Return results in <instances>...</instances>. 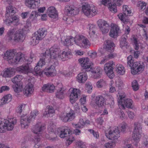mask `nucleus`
<instances>
[{"instance_id": "412c9836", "label": "nucleus", "mask_w": 148, "mask_h": 148, "mask_svg": "<svg viewBox=\"0 0 148 148\" xmlns=\"http://www.w3.org/2000/svg\"><path fill=\"white\" fill-rule=\"evenodd\" d=\"M47 13L49 16L53 19L58 18V14L57 11L53 7H50L47 11Z\"/></svg>"}, {"instance_id": "79ce46f5", "label": "nucleus", "mask_w": 148, "mask_h": 148, "mask_svg": "<svg viewBox=\"0 0 148 148\" xmlns=\"http://www.w3.org/2000/svg\"><path fill=\"white\" fill-rule=\"evenodd\" d=\"M16 30V29L15 28H13L9 30L7 35L9 40H11L12 39L13 37H14V34Z\"/></svg>"}, {"instance_id": "4468645a", "label": "nucleus", "mask_w": 148, "mask_h": 148, "mask_svg": "<svg viewBox=\"0 0 148 148\" xmlns=\"http://www.w3.org/2000/svg\"><path fill=\"white\" fill-rule=\"evenodd\" d=\"M24 59L23 56L21 53H16L9 63L11 64H15L21 63L23 61Z\"/></svg>"}, {"instance_id": "3c124183", "label": "nucleus", "mask_w": 148, "mask_h": 148, "mask_svg": "<svg viewBox=\"0 0 148 148\" xmlns=\"http://www.w3.org/2000/svg\"><path fill=\"white\" fill-rule=\"evenodd\" d=\"M132 58V57L131 55L129 56L127 58V66H129L131 68L132 67V64L134 63Z\"/></svg>"}, {"instance_id": "f704fd0d", "label": "nucleus", "mask_w": 148, "mask_h": 148, "mask_svg": "<svg viewBox=\"0 0 148 148\" xmlns=\"http://www.w3.org/2000/svg\"><path fill=\"white\" fill-rule=\"evenodd\" d=\"M17 70L18 72L26 74L29 71V67L28 64L22 65L17 68Z\"/></svg>"}, {"instance_id": "6e6552de", "label": "nucleus", "mask_w": 148, "mask_h": 148, "mask_svg": "<svg viewBox=\"0 0 148 148\" xmlns=\"http://www.w3.org/2000/svg\"><path fill=\"white\" fill-rule=\"evenodd\" d=\"M145 66L138 62H135L132 64L131 73L133 75L139 74L141 73L144 70Z\"/></svg>"}, {"instance_id": "a878e982", "label": "nucleus", "mask_w": 148, "mask_h": 148, "mask_svg": "<svg viewBox=\"0 0 148 148\" xmlns=\"http://www.w3.org/2000/svg\"><path fill=\"white\" fill-rule=\"evenodd\" d=\"M92 76L94 79H98L101 77L102 73V70L100 67H98L94 70L91 71Z\"/></svg>"}, {"instance_id": "09e8293b", "label": "nucleus", "mask_w": 148, "mask_h": 148, "mask_svg": "<svg viewBox=\"0 0 148 148\" xmlns=\"http://www.w3.org/2000/svg\"><path fill=\"white\" fill-rule=\"evenodd\" d=\"M146 5L147 3L143 1H138L137 4V6L138 7H139L141 10H143L145 8Z\"/></svg>"}, {"instance_id": "a18cd8bd", "label": "nucleus", "mask_w": 148, "mask_h": 148, "mask_svg": "<svg viewBox=\"0 0 148 148\" xmlns=\"http://www.w3.org/2000/svg\"><path fill=\"white\" fill-rule=\"evenodd\" d=\"M108 8L112 12L116 13L117 12V9L116 4L110 3L108 4Z\"/></svg>"}, {"instance_id": "5fc2aeb1", "label": "nucleus", "mask_w": 148, "mask_h": 148, "mask_svg": "<svg viewBox=\"0 0 148 148\" xmlns=\"http://www.w3.org/2000/svg\"><path fill=\"white\" fill-rule=\"evenodd\" d=\"M47 31L45 28L39 29L37 31V33L42 36V37H45L47 34Z\"/></svg>"}, {"instance_id": "37998d69", "label": "nucleus", "mask_w": 148, "mask_h": 148, "mask_svg": "<svg viewBox=\"0 0 148 148\" xmlns=\"http://www.w3.org/2000/svg\"><path fill=\"white\" fill-rule=\"evenodd\" d=\"M55 112V110L53 108L52 106H49L47 111H45L43 114L44 116L45 117L50 116V114H52Z\"/></svg>"}, {"instance_id": "ea45409f", "label": "nucleus", "mask_w": 148, "mask_h": 148, "mask_svg": "<svg viewBox=\"0 0 148 148\" xmlns=\"http://www.w3.org/2000/svg\"><path fill=\"white\" fill-rule=\"evenodd\" d=\"M127 37L125 35L123 38H122L120 42V46L121 48H123V47H125L127 48L128 47V43L126 41V40Z\"/></svg>"}, {"instance_id": "c756f323", "label": "nucleus", "mask_w": 148, "mask_h": 148, "mask_svg": "<svg viewBox=\"0 0 148 148\" xmlns=\"http://www.w3.org/2000/svg\"><path fill=\"white\" fill-rule=\"evenodd\" d=\"M90 122L89 121L86 120L84 121L83 119H80L79 122L75 125L74 127L75 128L81 129L83 128L84 125L90 124Z\"/></svg>"}, {"instance_id": "1a4fd4ad", "label": "nucleus", "mask_w": 148, "mask_h": 148, "mask_svg": "<svg viewBox=\"0 0 148 148\" xmlns=\"http://www.w3.org/2000/svg\"><path fill=\"white\" fill-rule=\"evenodd\" d=\"M78 61L82 67L84 68L86 71H90L91 69V62L89 61V59L88 58H82L79 59Z\"/></svg>"}, {"instance_id": "c9c22d12", "label": "nucleus", "mask_w": 148, "mask_h": 148, "mask_svg": "<svg viewBox=\"0 0 148 148\" xmlns=\"http://www.w3.org/2000/svg\"><path fill=\"white\" fill-rule=\"evenodd\" d=\"M116 71L119 74L123 75L125 74V70L124 66L121 64H117L116 66Z\"/></svg>"}, {"instance_id": "0eeeda50", "label": "nucleus", "mask_w": 148, "mask_h": 148, "mask_svg": "<svg viewBox=\"0 0 148 148\" xmlns=\"http://www.w3.org/2000/svg\"><path fill=\"white\" fill-rule=\"evenodd\" d=\"M114 65L113 61L109 62L104 65V70L105 72L109 77L111 79H113L114 77L113 71V67Z\"/></svg>"}, {"instance_id": "f3484780", "label": "nucleus", "mask_w": 148, "mask_h": 148, "mask_svg": "<svg viewBox=\"0 0 148 148\" xmlns=\"http://www.w3.org/2000/svg\"><path fill=\"white\" fill-rule=\"evenodd\" d=\"M131 11L129 8L126 11V12H123V14L120 13L118 15V16L119 19L122 21L124 24H127L128 23H130V20L127 18V16L131 13Z\"/></svg>"}, {"instance_id": "f03ea898", "label": "nucleus", "mask_w": 148, "mask_h": 148, "mask_svg": "<svg viewBox=\"0 0 148 148\" xmlns=\"http://www.w3.org/2000/svg\"><path fill=\"white\" fill-rule=\"evenodd\" d=\"M62 85L61 83L58 84L56 87L53 84H45L42 87V89L44 92L52 93L54 92V89H56L58 90L56 94V97L58 98L63 99L64 96L63 90H62Z\"/></svg>"}, {"instance_id": "7ed1b4c3", "label": "nucleus", "mask_w": 148, "mask_h": 148, "mask_svg": "<svg viewBox=\"0 0 148 148\" xmlns=\"http://www.w3.org/2000/svg\"><path fill=\"white\" fill-rule=\"evenodd\" d=\"M38 114V111H34L31 113L30 116L26 115L22 116L20 118L21 125L22 128H27L29 123L34 120Z\"/></svg>"}, {"instance_id": "603ef678", "label": "nucleus", "mask_w": 148, "mask_h": 148, "mask_svg": "<svg viewBox=\"0 0 148 148\" xmlns=\"http://www.w3.org/2000/svg\"><path fill=\"white\" fill-rule=\"evenodd\" d=\"M106 81L103 79H100L97 83V86L98 88H101L106 85Z\"/></svg>"}, {"instance_id": "b1692460", "label": "nucleus", "mask_w": 148, "mask_h": 148, "mask_svg": "<svg viewBox=\"0 0 148 148\" xmlns=\"http://www.w3.org/2000/svg\"><path fill=\"white\" fill-rule=\"evenodd\" d=\"M78 39L79 42L81 43L83 47L86 48L90 45V43L89 40L83 36H78Z\"/></svg>"}, {"instance_id": "58836bf2", "label": "nucleus", "mask_w": 148, "mask_h": 148, "mask_svg": "<svg viewBox=\"0 0 148 148\" xmlns=\"http://www.w3.org/2000/svg\"><path fill=\"white\" fill-rule=\"evenodd\" d=\"M42 36L37 33V34H36L33 37V40L32 41L33 43L35 45L38 44L40 40H42L45 37Z\"/></svg>"}, {"instance_id": "393cba45", "label": "nucleus", "mask_w": 148, "mask_h": 148, "mask_svg": "<svg viewBox=\"0 0 148 148\" xmlns=\"http://www.w3.org/2000/svg\"><path fill=\"white\" fill-rule=\"evenodd\" d=\"M35 0H26V5L31 9H35L38 8L40 4V0H37L36 2H35V4L32 5L33 3H34Z\"/></svg>"}, {"instance_id": "864d4df0", "label": "nucleus", "mask_w": 148, "mask_h": 148, "mask_svg": "<svg viewBox=\"0 0 148 148\" xmlns=\"http://www.w3.org/2000/svg\"><path fill=\"white\" fill-rule=\"evenodd\" d=\"M21 76L17 75L13 78L12 80V82L14 84H20L19 82L21 79Z\"/></svg>"}, {"instance_id": "a19ab883", "label": "nucleus", "mask_w": 148, "mask_h": 148, "mask_svg": "<svg viewBox=\"0 0 148 148\" xmlns=\"http://www.w3.org/2000/svg\"><path fill=\"white\" fill-rule=\"evenodd\" d=\"M12 99V96L10 94H8L5 96L1 99V103L3 105L11 101Z\"/></svg>"}, {"instance_id": "aec40b11", "label": "nucleus", "mask_w": 148, "mask_h": 148, "mask_svg": "<svg viewBox=\"0 0 148 148\" xmlns=\"http://www.w3.org/2000/svg\"><path fill=\"white\" fill-rule=\"evenodd\" d=\"M56 71L54 66L51 65L46 68L43 72L48 77L54 76L55 75Z\"/></svg>"}, {"instance_id": "c85d7f7f", "label": "nucleus", "mask_w": 148, "mask_h": 148, "mask_svg": "<svg viewBox=\"0 0 148 148\" xmlns=\"http://www.w3.org/2000/svg\"><path fill=\"white\" fill-rule=\"evenodd\" d=\"M119 28L118 25H115L111 28L110 32L109 33L110 37L115 38L117 35L119 31Z\"/></svg>"}, {"instance_id": "f257e3e1", "label": "nucleus", "mask_w": 148, "mask_h": 148, "mask_svg": "<svg viewBox=\"0 0 148 148\" xmlns=\"http://www.w3.org/2000/svg\"><path fill=\"white\" fill-rule=\"evenodd\" d=\"M60 50L58 48L53 47L48 50H46L42 56V58L39 60L38 64L40 66L45 65L46 62L49 61L51 58L56 59L59 56Z\"/></svg>"}, {"instance_id": "e2e57ef3", "label": "nucleus", "mask_w": 148, "mask_h": 148, "mask_svg": "<svg viewBox=\"0 0 148 148\" xmlns=\"http://www.w3.org/2000/svg\"><path fill=\"white\" fill-rule=\"evenodd\" d=\"M88 131L92 134L93 136L96 138H98L99 137V134L98 132H95L94 130L89 129Z\"/></svg>"}, {"instance_id": "8fccbe9b", "label": "nucleus", "mask_w": 148, "mask_h": 148, "mask_svg": "<svg viewBox=\"0 0 148 148\" xmlns=\"http://www.w3.org/2000/svg\"><path fill=\"white\" fill-rule=\"evenodd\" d=\"M127 127V125L126 123H123L119 126V128L121 130V132L125 133L126 132V129Z\"/></svg>"}, {"instance_id": "ddd939ff", "label": "nucleus", "mask_w": 148, "mask_h": 148, "mask_svg": "<svg viewBox=\"0 0 148 148\" xmlns=\"http://www.w3.org/2000/svg\"><path fill=\"white\" fill-rule=\"evenodd\" d=\"M5 17L6 18L4 22L8 25H10L12 23L13 25H16L19 24V19L18 16H9L8 17L5 16Z\"/></svg>"}, {"instance_id": "2f4dec72", "label": "nucleus", "mask_w": 148, "mask_h": 148, "mask_svg": "<svg viewBox=\"0 0 148 148\" xmlns=\"http://www.w3.org/2000/svg\"><path fill=\"white\" fill-rule=\"evenodd\" d=\"M14 74V69L11 68H8L5 71L3 74V77H9L12 76Z\"/></svg>"}, {"instance_id": "338daca9", "label": "nucleus", "mask_w": 148, "mask_h": 148, "mask_svg": "<svg viewBox=\"0 0 148 148\" xmlns=\"http://www.w3.org/2000/svg\"><path fill=\"white\" fill-rule=\"evenodd\" d=\"M107 53L108 54V55L106 56V58H107V60H109L114 57V55L113 52H107Z\"/></svg>"}, {"instance_id": "5701e85b", "label": "nucleus", "mask_w": 148, "mask_h": 148, "mask_svg": "<svg viewBox=\"0 0 148 148\" xmlns=\"http://www.w3.org/2000/svg\"><path fill=\"white\" fill-rule=\"evenodd\" d=\"M95 101L96 105L99 107L104 106L105 103V98L101 95L96 96Z\"/></svg>"}, {"instance_id": "052dcab7", "label": "nucleus", "mask_w": 148, "mask_h": 148, "mask_svg": "<svg viewBox=\"0 0 148 148\" xmlns=\"http://www.w3.org/2000/svg\"><path fill=\"white\" fill-rule=\"evenodd\" d=\"M37 16V12L35 11H33L32 12L29 18L31 19V21H32L36 18Z\"/></svg>"}, {"instance_id": "39448f33", "label": "nucleus", "mask_w": 148, "mask_h": 148, "mask_svg": "<svg viewBox=\"0 0 148 148\" xmlns=\"http://www.w3.org/2000/svg\"><path fill=\"white\" fill-rule=\"evenodd\" d=\"M106 137L109 139L115 140L117 139L120 136L119 129L118 127L110 128L108 133L105 134Z\"/></svg>"}, {"instance_id": "72a5a7b5", "label": "nucleus", "mask_w": 148, "mask_h": 148, "mask_svg": "<svg viewBox=\"0 0 148 148\" xmlns=\"http://www.w3.org/2000/svg\"><path fill=\"white\" fill-rule=\"evenodd\" d=\"M142 132H137L133 131L132 134V138L136 142H138L140 140Z\"/></svg>"}, {"instance_id": "49530a36", "label": "nucleus", "mask_w": 148, "mask_h": 148, "mask_svg": "<svg viewBox=\"0 0 148 148\" xmlns=\"http://www.w3.org/2000/svg\"><path fill=\"white\" fill-rule=\"evenodd\" d=\"M66 115L69 121H72L75 118V113L73 110H71Z\"/></svg>"}, {"instance_id": "13d9d810", "label": "nucleus", "mask_w": 148, "mask_h": 148, "mask_svg": "<svg viewBox=\"0 0 148 148\" xmlns=\"http://www.w3.org/2000/svg\"><path fill=\"white\" fill-rule=\"evenodd\" d=\"M86 90L88 93H90L92 91V87L91 85V83L89 82H88L86 84Z\"/></svg>"}, {"instance_id": "f8f14e48", "label": "nucleus", "mask_w": 148, "mask_h": 148, "mask_svg": "<svg viewBox=\"0 0 148 148\" xmlns=\"http://www.w3.org/2000/svg\"><path fill=\"white\" fill-rule=\"evenodd\" d=\"M65 12L66 14L69 16H73L78 14L79 10L77 8H75L72 5H66L65 8Z\"/></svg>"}, {"instance_id": "4be33fe9", "label": "nucleus", "mask_w": 148, "mask_h": 148, "mask_svg": "<svg viewBox=\"0 0 148 148\" xmlns=\"http://www.w3.org/2000/svg\"><path fill=\"white\" fill-rule=\"evenodd\" d=\"M34 90L33 85L31 83H29L24 88L23 93L25 95L29 96L33 93Z\"/></svg>"}, {"instance_id": "7c9ffc66", "label": "nucleus", "mask_w": 148, "mask_h": 148, "mask_svg": "<svg viewBox=\"0 0 148 148\" xmlns=\"http://www.w3.org/2000/svg\"><path fill=\"white\" fill-rule=\"evenodd\" d=\"M15 8L12 6H9L6 8V12L5 16H12L16 13Z\"/></svg>"}, {"instance_id": "680f3d73", "label": "nucleus", "mask_w": 148, "mask_h": 148, "mask_svg": "<svg viewBox=\"0 0 148 148\" xmlns=\"http://www.w3.org/2000/svg\"><path fill=\"white\" fill-rule=\"evenodd\" d=\"M87 28L90 30V32H92L94 34H95V26L92 24H90L88 25Z\"/></svg>"}, {"instance_id": "dca6fc26", "label": "nucleus", "mask_w": 148, "mask_h": 148, "mask_svg": "<svg viewBox=\"0 0 148 148\" xmlns=\"http://www.w3.org/2000/svg\"><path fill=\"white\" fill-rule=\"evenodd\" d=\"M45 129V125L40 122L37 123L34 126L32 131L34 133L40 134Z\"/></svg>"}, {"instance_id": "e433bc0d", "label": "nucleus", "mask_w": 148, "mask_h": 148, "mask_svg": "<svg viewBox=\"0 0 148 148\" xmlns=\"http://www.w3.org/2000/svg\"><path fill=\"white\" fill-rule=\"evenodd\" d=\"M133 101L130 99H125L123 102L124 106L130 108H132L134 107V105L132 104Z\"/></svg>"}, {"instance_id": "473e14b6", "label": "nucleus", "mask_w": 148, "mask_h": 148, "mask_svg": "<svg viewBox=\"0 0 148 148\" xmlns=\"http://www.w3.org/2000/svg\"><path fill=\"white\" fill-rule=\"evenodd\" d=\"M75 41V39L74 38L71 37H67L63 41V43L64 45L68 46L73 45V43Z\"/></svg>"}, {"instance_id": "4d7b16f0", "label": "nucleus", "mask_w": 148, "mask_h": 148, "mask_svg": "<svg viewBox=\"0 0 148 148\" xmlns=\"http://www.w3.org/2000/svg\"><path fill=\"white\" fill-rule=\"evenodd\" d=\"M116 143L114 141H112L106 143L104 145L106 148H112L115 146Z\"/></svg>"}, {"instance_id": "c03bdc74", "label": "nucleus", "mask_w": 148, "mask_h": 148, "mask_svg": "<svg viewBox=\"0 0 148 148\" xmlns=\"http://www.w3.org/2000/svg\"><path fill=\"white\" fill-rule=\"evenodd\" d=\"M125 97V94L119 95V97L120 99H119V100H118V103L119 104L121 105V108L122 109H125V107L124 106L123 104V102L124 100L123 99Z\"/></svg>"}, {"instance_id": "6e6d98bb", "label": "nucleus", "mask_w": 148, "mask_h": 148, "mask_svg": "<svg viewBox=\"0 0 148 148\" xmlns=\"http://www.w3.org/2000/svg\"><path fill=\"white\" fill-rule=\"evenodd\" d=\"M132 86L134 91L137 90L139 88L138 85L136 80H134L132 82Z\"/></svg>"}, {"instance_id": "423d86ee", "label": "nucleus", "mask_w": 148, "mask_h": 148, "mask_svg": "<svg viewBox=\"0 0 148 148\" xmlns=\"http://www.w3.org/2000/svg\"><path fill=\"white\" fill-rule=\"evenodd\" d=\"M16 123V120L10 119V120L5 119L4 121L0 123V129L3 131L6 129L8 130H12Z\"/></svg>"}, {"instance_id": "a211bd4d", "label": "nucleus", "mask_w": 148, "mask_h": 148, "mask_svg": "<svg viewBox=\"0 0 148 148\" xmlns=\"http://www.w3.org/2000/svg\"><path fill=\"white\" fill-rule=\"evenodd\" d=\"M115 45L110 40H108L104 43L103 48L106 52H113L114 51Z\"/></svg>"}, {"instance_id": "6ab92c4d", "label": "nucleus", "mask_w": 148, "mask_h": 148, "mask_svg": "<svg viewBox=\"0 0 148 148\" xmlns=\"http://www.w3.org/2000/svg\"><path fill=\"white\" fill-rule=\"evenodd\" d=\"M23 34V31L21 29L16 30L14 34V40L15 41H23L25 38Z\"/></svg>"}, {"instance_id": "bb28decb", "label": "nucleus", "mask_w": 148, "mask_h": 148, "mask_svg": "<svg viewBox=\"0 0 148 148\" xmlns=\"http://www.w3.org/2000/svg\"><path fill=\"white\" fill-rule=\"evenodd\" d=\"M16 53L14 49L7 51L5 53L4 58L5 59L7 60L9 62V61L11 60Z\"/></svg>"}, {"instance_id": "20e7f679", "label": "nucleus", "mask_w": 148, "mask_h": 148, "mask_svg": "<svg viewBox=\"0 0 148 148\" xmlns=\"http://www.w3.org/2000/svg\"><path fill=\"white\" fill-rule=\"evenodd\" d=\"M83 13L86 16L91 17L97 14V10L96 7L94 5L90 6L87 3H84L82 6Z\"/></svg>"}, {"instance_id": "de8ad7c7", "label": "nucleus", "mask_w": 148, "mask_h": 148, "mask_svg": "<svg viewBox=\"0 0 148 148\" xmlns=\"http://www.w3.org/2000/svg\"><path fill=\"white\" fill-rule=\"evenodd\" d=\"M133 131L137 132H142V127L140 123L138 122L135 123Z\"/></svg>"}, {"instance_id": "bf43d9fd", "label": "nucleus", "mask_w": 148, "mask_h": 148, "mask_svg": "<svg viewBox=\"0 0 148 148\" xmlns=\"http://www.w3.org/2000/svg\"><path fill=\"white\" fill-rule=\"evenodd\" d=\"M63 52L65 54L66 58H67V59H69L71 55V50L69 49L67 47L65 49V51Z\"/></svg>"}, {"instance_id": "9b49d317", "label": "nucleus", "mask_w": 148, "mask_h": 148, "mask_svg": "<svg viewBox=\"0 0 148 148\" xmlns=\"http://www.w3.org/2000/svg\"><path fill=\"white\" fill-rule=\"evenodd\" d=\"M57 131L59 134V136L61 138L70 136L72 132L69 128L66 126L58 128Z\"/></svg>"}, {"instance_id": "0e129e2a", "label": "nucleus", "mask_w": 148, "mask_h": 148, "mask_svg": "<svg viewBox=\"0 0 148 148\" xmlns=\"http://www.w3.org/2000/svg\"><path fill=\"white\" fill-rule=\"evenodd\" d=\"M137 39L135 38H133L134 47L136 50H138L139 48V46L138 43Z\"/></svg>"}, {"instance_id": "9d476101", "label": "nucleus", "mask_w": 148, "mask_h": 148, "mask_svg": "<svg viewBox=\"0 0 148 148\" xmlns=\"http://www.w3.org/2000/svg\"><path fill=\"white\" fill-rule=\"evenodd\" d=\"M98 25L100 28V29L103 34L108 32L110 29V26L109 24L106 21L100 20L97 22Z\"/></svg>"}, {"instance_id": "4c0bfd02", "label": "nucleus", "mask_w": 148, "mask_h": 148, "mask_svg": "<svg viewBox=\"0 0 148 148\" xmlns=\"http://www.w3.org/2000/svg\"><path fill=\"white\" fill-rule=\"evenodd\" d=\"M12 87L14 92L18 93L22 91L23 86L20 84H13Z\"/></svg>"}, {"instance_id": "cd10ccee", "label": "nucleus", "mask_w": 148, "mask_h": 148, "mask_svg": "<svg viewBox=\"0 0 148 148\" xmlns=\"http://www.w3.org/2000/svg\"><path fill=\"white\" fill-rule=\"evenodd\" d=\"M76 78L79 83H84L87 79V76L85 72L81 73L78 75Z\"/></svg>"}, {"instance_id": "69168bd1", "label": "nucleus", "mask_w": 148, "mask_h": 148, "mask_svg": "<svg viewBox=\"0 0 148 148\" xmlns=\"http://www.w3.org/2000/svg\"><path fill=\"white\" fill-rule=\"evenodd\" d=\"M23 105H24L23 104H20L18 107L17 108L16 110L17 112L21 113L23 110L24 108V107H23Z\"/></svg>"}, {"instance_id": "2eb2a0df", "label": "nucleus", "mask_w": 148, "mask_h": 148, "mask_svg": "<svg viewBox=\"0 0 148 148\" xmlns=\"http://www.w3.org/2000/svg\"><path fill=\"white\" fill-rule=\"evenodd\" d=\"M80 95V90L79 89L73 88L71 92L70 95V100L72 104L75 103L77 100L78 97Z\"/></svg>"}, {"instance_id": "774afa93", "label": "nucleus", "mask_w": 148, "mask_h": 148, "mask_svg": "<svg viewBox=\"0 0 148 148\" xmlns=\"http://www.w3.org/2000/svg\"><path fill=\"white\" fill-rule=\"evenodd\" d=\"M10 88L8 86H3L0 88V93L5 91L8 90Z\"/></svg>"}]
</instances>
